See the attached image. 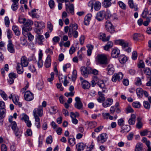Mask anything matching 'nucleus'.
Wrapping results in <instances>:
<instances>
[{"label": "nucleus", "mask_w": 151, "mask_h": 151, "mask_svg": "<svg viewBox=\"0 0 151 151\" xmlns=\"http://www.w3.org/2000/svg\"><path fill=\"white\" fill-rule=\"evenodd\" d=\"M78 27V26L76 24H70L69 27L66 26L65 27L64 30L65 33L68 32V36L69 37H73L76 38L78 35V32L77 31Z\"/></svg>", "instance_id": "1"}, {"label": "nucleus", "mask_w": 151, "mask_h": 151, "mask_svg": "<svg viewBox=\"0 0 151 151\" xmlns=\"http://www.w3.org/2000/svg\"><path fill=\"white\" fill-rule=\"evenodd\" d=\"M97 84L101 89H102V92L106 93L107 92V88L105 85L104 81L101 80H99L96 76H94L93 77V80L91 81V85L93 87H94L96 84Z\"/></svg>", "instance_id": "2"}, {"label": "nucleus", "mask_w": 151, "mask_h": 151, "mask_svg": "<svg viewBox=\"0 0 151 151\" xmlns=\"http://www.w3.org/2000/svg\"><path fill=\"white\" fill-rule=\"evenodd\" d=\"M96 63L97 65H106L108 63L107 56L104 54H99L96 59Z\"/></svg>", "instance_id": "3"}, {"label": "nucleus", "mask_w": 151, "mask_h": 151, "mask_svg": "<svg viewBox=\"0 0 151 151\" xmlns=\"http://www.w3.org/2000/svg\"><path fill=\"white\" fill-rule=\"evenodd\" d=\"M33 21L29 19L26 20L22 27V34L24 35H25V32H28L31 30L32 28L31 26L33 24Z\"/></svg>", "instance_id": "4"}, {"label": "nucleus", "mask_w": 151, "mask_h": 151, "mask_svg": "<svg viewBox=\"0 0 151 151\" xmlns=\"http://www.w3.org/2000/svg\"><path fill=\"white\" fill-rule=\"evenodd\" d=\"M9 98L10 99H12L13 103L19 107H21L22 103L19 101V99L17 95L12 94L9 96Z\"/></svg>", "instance_id": "5"}, {"label": "nucleus", "mask_w": 151, "mask_h": 151, "mask_svg": "<svg viewBox=\"0 0 151 151\" xmlns=\"http://www.w3.org/2000/svg\"><path fill=\"white\" fill-rule=\"evenodd\" d=\"M123 78V75L122 73L119 72L117 73H115L112 76L111 80L114 82L119 81Z\"/></svg>", "instance_id": "6"}, {"label": "nucleus", "mask_w": 151, "mask_h": 151, "mask_svg": "<svg viewBox=\"0 0 151 151\" xmlns=\"http://www.w3.org/2000/svg\"><path fill=\"white\" fill-rule=\"evenodd\" d=\"M43 107L42 106H39L37 108H35L33 111L34 116H42L43 115Z\"/></svg>", "instance_id": "7"}, {"label": "nucleus", "mask_w": 151, "mask_h": 151, "mask_svg": "<svg viewBox=\"0 0 151 151\" xmlns=\"http://www.w3.org/2000/svg\"><path fill=\"white\" fill-rule=\"evenodd\" d=\"M105 26L108 32L111 33L114 32V27L110 21L107 20L106 22Z\"/></svg>", "instance_id": "8"}, {"label": "nucleus", "mask_w": 151, "mask_h": 151, "mask_svg": "<svg viewBox=\"0 0 151 151\" xmlns=\"http://www.w3.org/2000/svg\"><path fill=\"white\" fill-rule=\"evenodd\" d=\"M108 138L106 134L103 133L100 134L97 138V140L99 143L103 144L105 142Z\"/></svg>", "instance_id": "9"}, {"label": "nucleus", "mask_w": 151, "mask_h": 151, "mask_svg": "<svg viewBox=\"0 0 151 151\" xmlns=\"http://www.w3.org/2000/svg\"><path fill=\"white\" fill-rule=\"evenodd\" d=\"M24 99L27 101H30L34 99L33 94L29 91H26L24 95Z\"/></svg>", "instance_id": "10"}, {"label": "nucleus", "mask_w": 151, "mask_h": 151, "mask_svg": "<svg viewBox=\"0 0 151 151\" xmlns=\"http://www.w3.org/2000/svg\"><path fill=\"white\" fill-rule=\"evenodd\" d=\"M76 102L74 104L75 107L78 109H82L83 107V104L80 98L78 97L75 98Z\"/></svg>", "instance_id": "11"}, {"label": "nucleus", "mask_w": 151, "mask_h": 151, "mask_svg": "<svg viewBox=\"0 0 151 151\" xmlns=\"http://www.w3.org/2000/svg\"><path fill=\"white\" fill-rule=\"evenodd\" d=\"M105 11L102 10L98 12L96 14V18L99 21H102L105 17Z\"/></svg>", "instance_id": "12"}, {"label": "nucleus", "mask_w": 151, "mask_h": 151, "mask_svg": "<svg viewBox=\"0 0 151 151\" xmlns=\"http://www.w3.org/2000/svg\"><path fill=\"white\" fill-rule=\"evenodd\" d=\"M66 9L67 12L68 13H70L72 15L74 14V8L73 4H70V3L68 4H66Z\"/></svg>", "instance_id": "13"}, {"label": "nucleus", "mask_w": 151, "mask_h": 151, "mask_svg": "<svg viewBox=\"0 0 151 151\" xmlns=\"http://www.w3.org/2000/svg\"><path fill=\"white\" fill-rule=\"evenodd\" d=\"M80 80L81 82L82 88L84 89H88L90 86L89 83L87 81L84 80L82 77L80 78Z\"/></svg>", "instance_id": "14"}, {"label": "nucleus", "mask_w": 151, "mask_h": 151, "mask_svg": "<svg viewBox=\"0 0 151 151\" xmlns=\"http://www.w3.org/2000/svg\"><path fill=\"white\" fill-rule=\"evenodd\" d=\"M7 50L11 53H14L15 52L14 47L12 43V41L11 40H8Z\"/></svg>", "instance_id": "15"}, {"label": "nucleus", "mask_w": 151, "mask_h": 151, "mask_svg": "<svg viewBox=\"0 0 151 151\" xmlns=\"http://www.w3.org/2000/svg\"><path fill=\"white\" fill-rule=\"evenodd\" d=\"M115 42L116 44L122 46L123 48L128 46V42L123 40H116Z\"/></svg>", "instance_id": "16"}, {"label": "nucleus", "mask_w": 151, "mask_h": 151, "mask_svg": "<svg viewBox=\"0 0 151 151\" xmlns=\"http://www.w3.org/2000/svg\"><path fill=\"white\" fill-rule=\"evenodd\" d=\"M35 39L36 42L40 45L43 44V42L44 40V37L43 35H37L35 36Z\"/></svg>", "instance_id": "17"}, {"label": "nucleus", "mask_w": 151, "mask_h": 151, "mask_svg": "<svg viewBox=\"0 0 151 151\" xmlns=\"http://www.w3.org/2000/svg\"><path fill=\"white\" fill-rule=\"evenodd\" d=\"M143 35L140 33H134L132 36L133 40L135 41H138L139 40H142L144 38Z\"/></svg>", "instance_id": "18"}, {"label": "nucleus", "mask_w": 151, "mask_h": 151, "mask_svg": "<svg viewBox=\"0 0 151 151\" xmlns=\"http://www.w3.org/2000/svg\"><path fill=\"white\" fill-rule=\"evenodd\" d=\"M51 64V56L50 55H48L45 61L44 65L46 68H48L50 67Z\"/></svg>", "instance_id": "19"}, {"label": "nucleus", "mask_w": 151, "mask_h": 151, "mask_svg": "<svg viewBox=\"0 0 151 151\" xmlns=\"http://www.w3.org/2000/svg\"><path fill=\"white\" fill-rule=\"evenodd\" d=\"M107 73L109 75H112L114 72V68L112 64H109L106 68Z\"/></svg>", "instance_id": "20"}, {"label": "nucleus", "mask_w": 151, "mask_h": 151, "mask_svg": "<svg viewBox=\"0 0 151 151\" xmlns=\"http://www.w3.org/2000/svg\"><path fill=\"white\" fill-rule=\"evenodd\" d=\"M28 61L27 58L25 56H22L21 58L20 64L22 67H27L28 64Z\"/></svg>", "instance_id": "21"}, {"label": "nucleus", "mask_w": 151, "mask_h": 151, "mask_svg": "<svg viewBox=\"0 0 151 151\" xmlns=\"http://www.w3.org/2000/svg\"><path fill=\"white\" fill-rule=\"evenodd\" d=\"M120 53L119 50L116 48L113 49L111 52V56L113 58H117L118 57Z\"/></svg>", "instance_id": "22"}, {"label": "nucleus", "mask_w": 151, "mask_h": 151, "mask_svg": "<svg viewBox=\"0 0 151 151\" xmlns=\"http://www.w3.org/2000/svg\"><path fill=\"white\" fill-rule=\"evenodd\" d=\"M113 101V99L110 98H108L102 104L103 106L105 108L110 106L112 104Z\"/></svg>", "instance_id": "23"}, {"label": "nucleus", "mask_w": 151, "mask_h": 151, "mask_svg": "<svg viewBox=\"0 0 151 151\" xmlns=\"http://www.w3.org/2000/svg\"><path fill=\"white\" fill-rule=\"evenodd\" d=\"M106 37V34L105 33H101L99 34V38L104 42L108 41L110 37V36H108Z\"/></svg>", "instance_id": "24"}, {"label": "nucleus", "mask_w": 151, "mask_h": 151, "mask_svg": "<svg viewBox=\"0 0 151 151\" xmlns=\"http://www.w3.org/2000/svg\"><path fill=\"white\" fill-rule=\"evenodd\" d=\"M43 54L42 53L40 52L39 54L38 60L37 62L38 67L39 68H41L43 65V62L42 59Z\"/></svg>", "instance_id": "25"}, {"label": "nucleus", "mask_w": 151, "mask_h": 151, "mask_svg": "<svg viewBox=\"0 0 151 151\" xmlns=\"http://www.w3.org/2000/svg\"><path fill=\"white\" fill-rule=\"evenodd\" d=\"M92 15L91 14H87L85 17L84 20V24L86 25H88L91 19Z\"/></svg>", "instance_id": "26"}, {"label": "nucleus", "mask_w": 151, "mask_h": 151, "mask_svg": "<svg viewBox=\"0 0 151 151\" xmlns=\"http://www.w3.org/2000/svg\"><path fill=\"white\" fill-rule=\"evenodd\" d=\"M136 116L135 114H132L131 117L128 120V122L130 125H134L135 123Z\"/></svg>", "instance_id": "27"}, {"label": "nucleus", "mask_w": 151, "mask_h": 151, "mask_svg": "<svg viewBox=\"0 0 151 151\" xmlns=\"http://www.w3.org/2000/svg\"><path fill=\"white\" fill-rule=\"evenodd\" d=\"M19 63H17L16 66L17 73L19 74H22L24 71L23 67Z\"/></svg>", "instance_id": "28"}, {"label": "nucleus", "mask_w": 151, "mask_h": 151, "mask_svg": "<svg viewBox=\"0 0 151 151\" xmlns=\"http://www.w3.org/2000/svg\"><path fill=\"white\" fill-rule=\"evenodd\" d=\"M147 14L150 16V17H151V12L149 11H148L147 9V8H145L142 13V17L144 18L147 17Z\"/></svg>", "instance_id": "29"}, {"label": "nucleus", "mask_w": 151, "mask_h": 151, "mask_svg": "<svg viewBox=\"0 0 151 151\" xmlns=\"http://www.w3.org/2000/svg\"><path fill=\"white\" fill-rule=\"evenodd\" d=\"M34 25L36 27L41 29L45 27V23L43 22H35Z\"/></svg>", "instance_id": "30"}, {"label": "nucleus", "mask_w": 151, "mask_h": 151, "mask_svg": "<svg viewBox=\"0 0 151 151\" xmlns=\"http://www.w3.org/2000/svg\"><path fill=\"white\" fill-rule=\"evenodd\" d=\"M85 147V145L83 143L81 142L77 144L76 145L78 151H83Z\"/></svg>", "instance_id": "31"}, {"label": "nucleus", "mask_w": 151, "mask_h": 151, "mask_svg": "<svg viewBox=\"0 0 151 151\" xmlns=\"http://www.w3.org/2000/svg\"><path fill=\"white\" fill-rule=\"evenodd\" d=\"M131 129L130 127L128 125H123L122 127L121 132L123 133L128 132Z\"/></svg>", "instance_id": "32"}, {"label": "nucleus", "mask_w": 151, "mask_h": 151, "mask_svg": "<svg viewBox=\"0 0 151 151\" xmlns=\"http://www.w3.org/2000/svg\"><path fill=\"white\" fill-rule=\"evenodd\" d=\"M99 97L97 99V100L98 102L101 103L105 100L104 95L102 94V92L99 91L98 92Z\"/></svg>", "instance_id": "33"}, {"label": "nucleus", "mask_w": 151, "mask_h": 151, "mask_svg": "<svg viewBox=\"0 0 151 151\" xmlns=\"http://www.w3.org/2000/svg\"><path fill=\"white\" fill-rule=\"evenodd\" d=\"M35 119V125L39 129L41 127L40 118L39 116H34Z\"/></svg>", "instance_id": "34"}, {"label": "nucleus", "mask_w": 151, "mask_h": 151, "mask_svg": "<svg viewBox=\"0 0 151 151\" xmlns=\"http://www.w3.org/2000/svg\"><path fill=\"white\" fill-rule=\"evenodd\" d=\"M94 6L95 10L98 11L100 9L101 7V4L99 1H96L94 2Z\"/></svg>", "instance_id": "35"}, {"label": "nucleus", "mask_w": 151, "mask_h": 151, "mask_svg": "<svg viewBox=\"0 0 151 151\" xmlns=\"http://www.w3.org/2000/svg\"><path fill=\"white\" fill-rule=\"evenodd\" d=\"M12 29L16 35L19 36L20 35V32L17 26L13 25L12 27Z\"/></svg>", "instance_id": "36"}, {"label": "nucleus", "mask_w": 151, "mask_h": 151, "mask_svg": "<svg viewBox=\"0 0 151 151\" xmlns=\"http://www.w3.org/2000/svg\"><path fill=\"white\" fill-rule=\"evenodd\" d=\"M143 148V145L142 143L138 142L136 145L135 151H141Z\"/></svg>", "instance_id": "37"}, {"label": "nucleus", "mask_w": 151, "mask_h": 151, "mask_svg": "<svg viewBox=\"0 0 151 151\" xmlns=\"http://www.w3.org/2000/svg\"><path fill=\"white\" fill-rule=\"evenodd\" d=\"M129 4L130 7L131 8L134 9L135 11L137 10V6L135 4H134L133 0H129Z\"/></svg>", "instance_id": "38"}, {"label": "nucleus", "mask_w": 151, "mask_h": 151, "mask_svg": "<svg viewBox=\"0 0 151 151\" xmlns=\"http://www.w3.org/2000/svg\"><path fill=\"white\" fill-rule=\"evenodd\" d=\"M102 115L103 117L105 119H109L111 120L113 119V116L110 115L108 113H103Z\"/></svg>", "instance_id": "39"}, {"label": "nucleus", "mask_w": 151, "mask_h": 151, "mask_svg": "<svg viewBox=\"0 0 151 151\" xmlns=\"http://www.w3.org/2000/svg\"><path fill=\"white\" fill-rule=\"evenodd\" d=\"M143 124L142 122V119L140 117L137 119V122L136 124V127L137 128L140 129L142 127Z\"/></svg>", "instance_id": "40"}, {"label": "nucleus", "mask_w": 151, "mask_h": 151, "mask_svg": "<svg viewBox=\"0 0 151 151\" xmlns=\"http://www.w3.org/2000/svg\"><path fill=\"white\" fill-rule=\"evenodd\" d=\"M136 92L137 96L139 97H142L143 94V91L141 88H138L136 90Z\"/></svg>", "instance_id": "41"}, {"label": "nucleus", "mask_w": 151, "mask_h": 151, "mask_svg": "<svg viewBox=\"0 0 151 151\" xmlns=\"http://www.w3.org/2000/svg\"><path fill=\"white\" fill-rule=\"evenodd\" d=\"M57 107L56 106H51L49 109V113L50 114H54L57 112Z\"/></svg>", "instance_id": "42"}, {"label": "nucleus", "mask_w": 151, "mask_h": 151, "mask_svg": "<svg viewBox=\"0 0 151 151\" xmlns=\"http://www.w3.org/2000/svg\"><path fill=\"white\" fill-rule=\"evenodd\" d=\"M119 59L121 63H123L126 62L127 60V58L126 56L123 55L120 56Z\"/></svg>", "instance_id": "43"}, {"label": "nucleus", "mask_w": 151, "mask_h": 151, "mask_svg": "<svg viewBox=\"0 0 151 151\" xmlns=\"http://www.w3.org/2000/svg\"><path fill=\"white\" fill-rule=\"evenodd\" d=\"M81 74L85 77H86L88 76V71L84 67H82L81 68Z\"/></svg>", "instance_id": "44"}, {"label": "nucleus", "mask_w": 151, "mask_h": 151, "mask_svg": "<svg viewBox=\"0 0 151 151\" xmlns=\"http://www.w3.org/2000/svg\"><path fill=\"white\" fill-rule=\"evenodd\" d=\"M88 48L87 50V54L88 56H90L92 53V50L93 49V47L91 45H88L87 46Z\"/></svg>", "instance_id": "45"}, {"label": "nucleus", "mask_w": 151, "mask_h": 151, "mask_svg": "<svg viewBox=\"0 0 151 151\" xmlns=\"http://www.w3.org/2000/svg\"><path fill=\"white\" fill-rule=\"evenodd\" d=\"M20 43L22 45L27 46V42L24 37H20Z\"/></svg>", "instance_id": "46"}, {"label": "nucleus", "mask_w": 151, "mask_h": 151, "mask_svg": "<svg viewBox=\"0 0 151 151\" xmlns=\"http://www.w3.org/2000/svg\"><path fill=\"white\" fill-rule=\"evenodd\" d=\"M68 142L71 146H73L76 144L75 139L74 137L68 138Z\"/></svg>", "instance_id": "47"}, {"label": "nucleus", "mask_w": 151, "mask_h": 151, "mask_svg": "<svg viewBox=\"0 0 151 151\" xmlns=\"http://www.w3.org/2000/svg\"><path fill=\"white\" fill-rule=\"evenodd\" d=\"M111 0H104L103 4L104 7H108L111 5Z\"/></svg>", "instance_id": "48"}, {"label": "nucleus", "mask_w": 151, "mask_h": 151, "mask_svg": "<svg viewBox=\"0 0 151 151\" xmlns=\"http://www.w3.org/2000/svg\"><path fill=\"white\" fill-rule=\"evenodd\" d=\"M60 40V38L58 36L54 37L52 40L53 45H55L58 42H59Z\"/></svg>", "instance_id": "49"}, {"label": "nucleus", "mask_w": 151, "mask_h": 151, "mask_svg": "<svg viewBox=\"0 0 151 151\" xmlns=\"http://www.w3.org/2000/svg\"><path fill=\"white\" fill-rule=\"evenodd\" d=\"M0 95L2 98L4 100H6L8 99V96L2 90L0 91Z\"/></svg>", "instance_id": "50"}, {"label": "nucleus", "mask_w": 151, "mask_h": 151, "mask_svg": "<svg viewBox=\"0 0 151 151\" xmlns=\"http://www.w3.org/2000/svg\"><path fill=\"white\" fill-rule=\"evenodd\" d=\"M88 127L91 129L95 127L97 125V123L95 122H91L88 123Z\"/></svg>", "instance_id": "51"}, {"label": "nucleus", "mask_w": 151, "mask_h": 151, "mask_svg": "<svg viewBox=\"0 0 151 151\" xmlns=\"http://www.w3.org/2000/svg\"><path fill=\"white\" fill-rule=\"evenodd\" d=\"M21 119L24 121L25 122L29 120V117L26 114H22L21 116Z\"/></svg>", "instance_id": "52"}, {"label": "nucleus", "mask_w": 151, "mask_h": 151, "mask_svg": "<svg viewBox=\"0 0 151 151\" xmlns=\"http://www.w3.org/2000/svg\"><path fill=\"white\" fill-rule=\"evenodd\" d=\"M144 73L146 75L150 76L151 75V71L149 68H145L143 69Z\"/></svg>", "instance_id": "53"}, {"label": "nucleus", "mask_w": 151, "mask_h": 151, "mask_svg": "<svg viewBox=\"0 0 151 151\" xmlns=\"http://www.w3.org/2000/svg\"><path fill=\"white\" fill-rule=\"evenodd\" d=\"M79 116V114L77 112L75 113L71 112H70V116L71 118L72 119L75 118L76 117H78Z\"/></svg>", "instance_id": "54"}, {"label": "nucleus", "mask_w": 151, "mask_h": 151, "mask_svg": "<svg viewBox=\"0 0 151 151\" xmlns=\"http://www.w3.org/2000/svg\"><path fill=\"white\" fill-rule=\"evenodd\" d=\"M6 112L5 109H0V118L2 119L5 117Z\"/></svg>", "instance_id": "55"}, {"label": "nucleus", "mask_w": 151, "mask_h": 151, "mask_svg": "<svg viewBox=\"0 0 151 151\" xmlns=\"http://www.w3.org/2000/svg\"><path fill=\"white\" fill-rule=\"evenodd\" d=\"M11 127L13 131L18 129L17 127L16 123L14 121L12 122L11 123Z\"/></svg>", "instance_id": "56"}, {"label": "nucleus", "mask_w": 151, "mask_h": 151, "mask_svg": "<svg viewBox=\"0 0 151 151\" xmlns=\"http://www.w3.org/2000/svg\"><path fill=\"white\" fill-rule=\"evenodd\" d=\"M150 132V131H149L147 129H145L141 131L140 132V134L141 136H144L148 135Z\"/></svg>", "instance_id": "57"}, {"label": "nucleus", "mask_w": 151, "mask_h": 151, "mask_svg": "<svg viewBox=\"0 0 151 151\" xmlns=\"http://www.w3.org/2000/svg\"><path fill=\"white\" fill-rule=\"evenodd\" d=\"M77 76V71L76 70H73L72 72V79L73 81H75Z\"/></svg>", "instance_id": "58"}, {"label": "nucleus", "mask_w": 151, "mask_h": 151, "mask_svg": "<svg viewBox=\"0 0 151 151\" xmlns=\"http://www.w3.org/2000/svg\"><path fill=\"white\" fill-rule=\"evenodd\" d=\"M15 136L18 138H19L22 135V132L19 130L18 129L13 131Z\"/></svg>", "instance_id": "59"}, {"label": "nucleus", "mask_w": 151, "mask_h": 151, "mask_svg": "<svg viewBox=\"0 0 151 151\" xmlns=\"http://www.w3.org/2000/svg\"><path fill=\"white\" fill-rule=\"evenodd\" d=\"M25 36L26 35H27V36L28 37V39L30 41L34 39V36L32 35L31 34L30 32H25Z\"/></svg>", "instance_id": "60"}, {"label": "nucleus", "mask_w": 151, "mask_h": 151, "mask_svg": "<svg viewBox=\"0 0 151 151\" xmlns=\"http://www.w3.org/2000/svg\"><path fill=\"white\" fill-rule=\"evenodd\" d=\"M132 105L134 108H139L141 106L140 103L138 101H135L133 102Z\"/></svg>", "instance_id": "61"}, {"label": "nucleus", "mask_w": 151, "mask_h": 151, "mask_svg": "<svg viewBox=\"0 0 151 151\" xmlns=\"http://www.w3.org/2000/svg\"><path fill=\"white\" fill-rule=\"evenodd\" d=\"M143 105L144 107L147 109H149L150 107V104L147 101H144L143 102Z\"/></svg>", "instance_id": "62"}, {"label": "nucleus", "mask_w": 151, "mask_h": 151, "mask_svg": "<svg viewBox=\"0 0 151 151\" xmlns=\"http://www.w3.org/2000/svg\"><path fill=\"white\" fill-rule=\"evenodd\" d=\"M7 37L9 40H10L12 37V32L9 29H8L7 30Z\"/></svg>", "instance_id": "63"}, {"label": "nucleus", "mask_w": 151, "mask_h": 151, "mask_svg": "<svg viewBox=\"0 0 151 151\" xmlns=\"http://www.w3.org/2000/svg\"><path fill=\"white\" fill-rule=\"evenodd\" d=\"M4 22L6 26L7 27L9 26L10 21L8 17L7 16L5 17L4 18Z\"/></svg>", "instance_id": "64"}]
</instances>
